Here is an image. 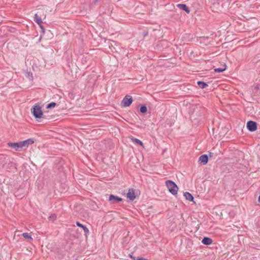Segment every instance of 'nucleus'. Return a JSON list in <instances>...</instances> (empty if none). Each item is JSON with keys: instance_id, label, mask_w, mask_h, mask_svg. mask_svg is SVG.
I'll return each mask as SVG.
<instances>
[{"instance_id": "1", "label": "nucleus", "mask_w": 260, "mask_h": 260, "mask_svg": "<svg viewBox=\"0 0 260 260\" xmlns=\"http://www.w3.org/2000/svg\"><path fill=\"white\" fill-rule=\"evenodd\" d=\"M12 167V162L10 158L6 155L0 154V169H9Z\"/></svg>"}, {"instance_id": "2", "label": "nucleus", "mask_w": 260, "mask_h": 260, "mask_svg": "<svg viewBox=\"0 0 260 260\" xmlns=\"http://www.w3.org/2000/svg\"><path fill=\"white\" fill-rule=\"evenodd\" d=\"M31 112L36 119H40L43 117V113L41 107L38 105H35L31 108Z\"/></svg>"}, {"instance_id": "3", "label": "nucleus", "mask_w": 260, "mask_h": 260, "mask_svg": "<svg viewBox=\"0 0 260 260\" xmlns=\"http://www.w3.org/2000/svg\"><path fill=\"white\" fill-rule=\"evenodd\" d=\"M166 184L170 192H171L173 195L177 194L178 187L174 182L169 180L166 181Z\"/></svg>"}, {"instance_id": "4", "label": "nucleus", "mask_w": 260, "mask_h": 260, "mask_svg": "<svg viewBox=\"0 0 260 260\" xmlns=\"http://www.w3.org/2000/svg\"><path fill=\"white\" fill-rule=\"evenodd\" d=\"M133 100L132 96L126 95L121 101V105L123 107H127L133 103Z\"/></svg>"}, {"instance_id": "5", "label": "nucleus", "mask_w": 260, "mask_h": 260, "mask_svg": "<svg viewBox=\"0 0 260 260\" xmlns=\"http://www.w3.org/2000/svg\"><path fill=\"white\" fill-rule=\"evenodd\" d=\"M246 126L249 131L253 132L257 129V124L256 122L250 120L247 122Z\"/></svg>"}, {"instance_id": "6", "label": "nucleus", "mask_w": 260, "mask_h": 260, "mask_svg": "<svg viewBox=\"0 0 260 260\" xmlns=\"http://www.w3.org/2000/svg\"><path fill=\"white\" fill-rule=\"evenodd\" d=\"M122 201L123 199L118 196L113 194H110L109 196V201L111 204H115L117 203L121 202Z\"/></svg>"}, {"instance_id": "7", "label": "nucleus", "mask_w": 260, "mask_h": 260, "mask_svg": "<svg viewBox=\"0 0 260 260\" xmlns=\"http://www.w3.org/2000/svg\"><path fill=\"white\" fill-rule=\"evenodd\" d=\"M21 144L20 141L16 143L10 142L8 143V146L16 151H19L20 149L22 148Z\"/></svg>"}, {"instance_id": "8", "label": "nucleus", "mask_w": 260, "mask_h": 260, "mask_svg": "<svg viewBox=\"0 0 260 260\" xmlns=\"http://www.w3.org/2000/svg\"><path fill=\"white\" fill-rule=\"evenodd\" d=\"M127 198L130 201H134L136 198L135 190L133 188L128 189L127 193Z\"/></svg>"}, {"instance_id": "9", "label": "nucleus", "mask_w": 260, "mask_h": 260, "mask_svg": "<svg viewBox=\"0 0 260 260\" xmlns=\"http://www.w3.org/2000/svg\"><path fill=\"white\" fill-rule=\"evenodd\" d=\"M21 143L22 147H27L29 145H31L34 143L33 139H28L23 141H20Z\"/></svg>"}, {"instance_id": "10", "label": "nucleus", "mask_w": 260, "mask_h": 260, "mask_svg": "<svg viewBox=\"0 0 260 260\" xmlns=\"http://www.w3.org/2000/svg\"><path fill=\"white\" fill-rule=\"evenodd\" d=\"M208 156L207 154H203L200 156L199 158V162L204 165H206L208 161Z\"/></svg>"}, {"instance_id": "11", "label": "nucleus", "mask_w": 260, "mask_h": 260, "mask_svg": "<svg viewBox=\"0 0 260 260\" xmlns=\"http://www.w3.org/2000/svg\"><path fill=\"white\" fill-rule=\"evenodd\" d=\"M76 223V225L82 228L84 232L85 233V235L86 237H87V235H88L89 233V230L87 229V228L86 226H85L84 225L81 224L79 221H77Z\"/></svg>"}, {"instance_id": "12", "label": "nucleus", "mask_w": 260, "mask_h": 260, "mask_svg": "<svg viewBox=\"0 0 260 260\" xmlns=\"http://www.w3.org/2000/svg\"><path fill=\"white\" fill-rule=\"evenodd\" d=\"M177 7L179 8L181 10H182L186 12L187 14H189L190 13V10L189 8L188 7V6L184 4H178L177 5Z\"/></svg>"}, {"instance_id": "13", "label": "nucleus", "mask_w": 260, "mask_h": 260, "mask_svg": "<svg viewBox=\"0 0 260 260\" xmlns=\"http://www.w3.org/2000/svg\"><path fill=\"white\" fill-rule=\"evenodd\" d=\"M213 240L209 237H204L202 240V243L206 245H209L212 244Z\"/></svg>"}, {"instance_id": "14", "label": "nucleus", "mask_w": 260, "mask_h": 260, "mask_svg": "<svg viewBox=\"0 0 260 260\" xmlns=\"http://www.w3.org/2000/svg\"><path fill=\"white\" fill-rule=\"evenodd\" d=\"M184 196L185 197V199L188 200V201H191V202H193V203H195L194 201V198L192 196V195L188 192H185L184 193Z\"/></svg>"}, {"instance_id": "15", "label": "nucleus", "mask_w": 260, "mask_h": 260, "mask_svg": "<svg viewBox=\"0 0 260 260\" xmlns=\"http://www.w3.org/2000/svg\"><path fill=\"white\" fill-rule=\"evenodd\" d=\"M34 21H35L39 25H41L42 24L43 21L40 16L37 14H36L34 16Z\"/></svg>"}, {"instance_id": "16", "label": "nucleus", "mask_w": 260, "mask_h": 260, "mask_svg": "<svg viewBox=\"0 0 260 260\" xmlns=\"http://www.w3.org/2000/svg\"><path fill=\"white\" fill-rule=\"evenodd\" d=\"M197 84L199 87L202 89H204L208 86V85L206 82L201 81H198Z\"/></svg>"}, {"instance_id": "17", "label": "nucleus", "mask_w": 260, "mask_h": 260, "mask_svg": "<svg viewBox=\"0 0 260 260\" xmlns=\"http://www.w3.org/2000/svg\"><path fill=\"white\" fill-rule=\"evenodd\" d=\"M130 138L133 141V142H135L136 144H137L140 146H143V143L141 140H140L137 138H135L133 137H130Z\"/></svg>"}, {"instance_id": "18", "label": "nucleus", "mask_w": 260, "mask_h": 260, "mask_svg": "<svg viewBox=\"0 0 260 260\" xmlns=\"http://www.w3.org/2000/svg\"><path fill=\"white\" fill-rule=\"evenodd\" d=\"M223 68H215L214 69L215 72L216 73H222L223 72V71H224L226 69V65L225 64H224L223 66Z\"/></svg>"}, {"instance_id": "19", "label": "nucleus", "mask_w": 260, "mask_h": 260, "mask_svg": "<svg viewBox=\"0 0 260 260\" xmlns=\"http://www.w3.org/2000/svg\"><path fill=\"white\" fill-rule=\"evenodd\" d=\"M140 111L142 114H145L147 111V108L145 105H142L140 106Z\"/></svg>"}, {"instance_id": "20", "label": "nucleus", "mask_w": 260, "mask_h": 260, "mask_svg": "<svg viewBox=\"0 0 260 260\" xmlns=\"http://www.w3.org/2000/svg\"><path fill=\"white\" fill-rule=\"evenodd\" d=\"M129 257L131 258H132L133 260H148V259H146V258H143V257H136V256H133L131 254H129Z\"/></svg>"}, {"instance_id": "21", "label": "nucleus", "mask_w": 260, "mask_h": 260, "mask_svg": "<svg viewBox=\"0 0 260 260\" xmlns=\"http://www.w3.org/2000/svg\"><path fill=\"white\" fill-rule=\"evenodd\" d=\"M22 236L23 237L26 239H27L28 240H32V238H31V237L29 235V234L27 233H24L22 234Z\"/></svg>"}, {"instance_id": "22", "label": "nucleus", "mask_w": 260, "mask_h": 260, "mask_svg": "<svg viewBox=\"0 0 260 260\" xmlns=\"http://www.w3.org/2000/svg\"><path fill=\"white\" fill-rule=\"evenodd\" d=\"M56 105V103H55V102H51V103H49V104L47 105L46 108H47V109H51V108L55 107Z\"/></svg>"}, {"instance_id": "23", "label": "nucleus", "mask_w": 260, "mask_h": 260, "mask_svg": "<svg viewBox=\"0 0 260 260\" xmlns=\"http://www.w3.org/2000/svg\"><path fill=\"white\" fill-rule=\"evenodd\" d=\"M26 77L29 78L30 80H32L33 77H32V74L30 72H27L26 73Z\"/></svg>"}, {"instance_id": "24", "label": "nucleus", "mask_w": 260, "mask_h": 260, "mask_svg": "<svg viewBox=\"0 0 260 260\" xmlns=\"http://www.w3.org/2000/svg\"><path fill=\"white\" fill-rule=\"evenodd\" d=\"M56 215L55 214H52L51 216H49V218L52 220V221H54L55 219H56Z\"/></svg>"}, {"instance_id": "25", "label": "nucleus", "mask_w": 260, "mask_h": 260, "mask_svg": "<svg viewBox=\"0 0 260 260\" xmlns=\"http://www.w3.org/2000/svg\"><path fill=\"white\" fill-rule=\"evenodd\" d=\"M40 27L41 28V30H42V32L44 34L45 33V29L44 28V27L42 25V24H41V25H39Z\"/></svg>"}, {"instance_id": "26", "label": "nucleus", "mask_w": 260, "mask_h": 260, "mask_svg": "<svg viewBox=\"0 0 260 260\" xmlns=\"http://www.w3.org/2000/svg\"><path fill=\"white\" fill-rule=\"evenodd\" d=\"M258 89H259V87L257 85H256V86L254 87V89L257 90Z\"/></svg>"}, {"instance_id": "27", "label": "nucleus", "mask_w": 260, "mask_h": 260, "mask_svg": "<svg viewBox=\"0 0 260 260\" xmlns=\"http://www.w3.org/2000/svg\"><path fill=\"white\" fill-rule=\"evenodd\" d=\"M213 153L212 152L209 153V156L211 157L213 156Z\"/></svg>"}, {"instance_id": "28", "label": "nucleus", "mask_w": 260, "mask_h": 260, "mask_svg": "<svg viewBox=\"0 0 260 260\" xmlns=\"http://www.w3.org/2000/svg\"><path fill=\"white\" fill-rule=\"evenodd\" d=\"M147 34H148V32H146V34H145V35H145V36H146V35H147Z\"/></svg>"}, {"instance_id": "29", "label": "nucleus", "mask_w": 260, "mask_h": 260, "mask_svg": "<svg viewBox=\"0 0 260 260\" xmlns=\"http://www.w3.org/2000/svg\"><path fill=\"white\" fill-rule=\"evenodd\" d=\"M98 0H95V1L94 2L95 3L96 2H98Z\"/></svg>"}]
</instances>
